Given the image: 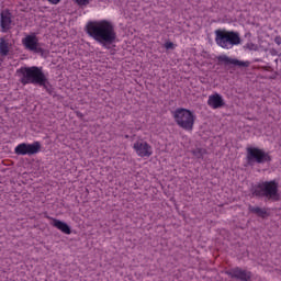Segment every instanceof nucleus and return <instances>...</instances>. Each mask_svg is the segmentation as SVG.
Listing matches in <instances>:
<instances>
[{
	"instance_id": "1",
	"label": "nucleus",
	"mask_w": 281,
	"mask_h": 281,
	"mask_svg": "<svg viewBox=\"0 0 281 281\" xmlns=\"http://www.w3.org/2000/svg\"><path fill=\"white\" fill-rule=\"evenodd\" d=\"M86 32L90 38H93L102 47L113 45L117 40L115 24L111 20H94L86 25Z\"/></svg>"
},
{
	"instance_id": "2",
	"label": "nucleus",
	"mask_w": 281,
	"mask_h": 281,
	"mask_svg": "<svg viewBox=\"0 0 281 281\" xmlns=\"http://www.w3.org/2000/svg\"><path fill=\"white\" fill-rule=\"evenodd\" d=\"M16 76L20 77V82L23 85V87L27 85H38V87H45V85H47V77L45 76V72H43V67H20L16 70Z\"/></svg>"
},
{
	"instance_id": "3",
	"label": "nucleus",
	"mask_w": 281,
	"mask_h": 281,
	"mask_svg": "<svg viewBox=\"0 0 281 281\" xmlns=\"http://www.w3.org/2000/svg\"><path fill=\"white\" fill-rule=\"evenodd\" d=\"M279 184L276 180L259 182L252 186V196L268 199L269 201H280Z\"/></svg>"
},
{
	"instance_id": "4",
	"label": "nucleus",
	"mask_w": 281,
	"mask_h": 281,
	"mask_svg": "<svg viewBox=\"0 0 281 281\" xmlns=\"http://www.w3.org/2000/svg\"><path fill=\"white\" fill-rule=\"evenodd\" d=\"M215 43L222 49H234L240 45V33L225 29L215 30Z\"/></svg>"
},
{
	"instance_id": "5",
	"label": "nucleus",
	"mask_w": 281,
	"mask_h": 281,
	"mask_svg": "<svg viewBox=\"0 0 281 281\" xmlns=\"http://www.w3.org/2000/svg\"><path fill=\"white\" fill-rule=\"evenodd\" d=\"M172 117L176 124L183 128V131H193L194 122L196 121L194 112L186 108H178L172 112Z\"/></svg>"
},
{
	"instance_id": "6",
	"label": "nucleus",
	"mask_w": 281,
	"mask_h": 281,
	"mask_svg": "<svg viewBox=\"0 0 281 281\" xmlns=\"http://www.w3.org/2000/svg\"><path fill=\"white\" fill-rule=\"evenodd\" d=\"M246 159L249 166L252 164H269L272 160L269 151H265V149H260L258 147H247Z\"/></svg>"
},
{
	"instance_id": "7",
	"label": "nucleus",
	"mask_w": 281,
	"mask_h": 281,
	"mask_svg": "<svg viewBox=\"0 0 281 281\" xmlns=\"http://www.w3.org/2000/svg\"><path fill=\"white\" fill-rule=\"evenodd\" d=\"M15 155H21L25 157H32V155H38L41 153V142L35 140L33 143H21L14 148Z\"/></svg>"
},
{
	"instance_id": "8",
	"label": "nucleus",
	"mask_w": 281,
	"mask_h": 281,
	"mask_svg": "<svg viewBox=\"0 0 281 281\" xmlns=\"http://www.w3.org/2000/svg\"><path fill=\"white\" fill-rule=\"evenodd\" d=\"M22 45L27 52H33V54H41L43 49L38 46V36L36 33H32L22 38Z\"/></svg>"
},
{
	"instance_id": "9",
	"label": "nucleus",
	"mask_w": 281,
	"mask_h": 281,
	"mask_svg": "<svg viewBox=\"0 0 281 281\" xmlns=\"http://www.w3.org/2000/svg\"><path fill=\"white\" fill-rule=\"evenodd\" d=\"M133 149L135 150L136 155L143 159L151 157L153 155V146L144 139L136 140L133 145Z\"/></svg>"
},
{
	"instance_id": "10",
	"label": "nucleus",
	"mask_w": 281,
	"mask_h": 281,
	"mask_svg": "<svg viewBox=\"0 0 281 281\" xmlns=\"http://www.w3.org/2000/svg\"><path fill=\"white\" fill-rule=\"evenodd\" d=\"M226 276L233 278V280H240V281H251V271L243 269L240 267H235L226 271Z\"/></svg>"
},
{
	"instance_id": "11",
	"label": "nucleus",
	"mask_w": 281,
	"mask_h": 281,
	"mask_svg": "<svg viewBox=\"0 0 281 281\" xmlns=\"http://www.w3.org/2000/svg\"><path fill=\"white\" fill-rule=\"evenodd\" d=\"M207 105L213 110L222 109V106H225V100L223 99V95L215 92L209 97Z\"/></svg>"
},
{
	"instance_id": "12",
	"label": "nucleus",
	"mask_w": 281,
	"mask_h": 281,
	"mask_svg": "<svg viewBox=\"0 0 281 281\" xmlns=\"http://www.w3.org/2000/svg\"><path fill=\"white\" fill-rule=\"evenodd\" d=\"M0 26L3 32H8L12 27V13L10 11L4 10L0 13Z\"/></svg>"
},
{
	"instance_id": "13",
	"label": "nucleus",
	"mask_w": 281,
	"mask_h": 281,
	"mask_svg": "<svg viewBox=\"0 0 281 281\" xmlns=\"http://www.w3.org/2000/svg\"><path fill=\"white\" fill-rule=\"evenodd\" d=\"M218 61L224 63V65H235L237 67H249V61L234 59L232 57H228L227 55L220 56Z\"/></svg>"
},
{
	"instance_id": "14",
	"label": "nucleus",
	"mask_w": 281,
	"mask_h": 281,
	"mask_svg": "<svg viewBox=\"0 0 281 281\" xmlns=\"http://www.w3.org/2000/svg\"><path fill=\"white\" fill-rule=\"evenodd\" d=\"M52 221L53 227H56V229H59L63 234H71V227H69L67 223L56 218H52Z\"/></svg>"
},
{
	"instance_id": "15",
	"label": "nucleus",
	"mask_w": 281,
	"mask_h": 281,
	"mask_svg": "<svg viewBox=\"0 0 281 281\" xmlns=\"http://www.w3.org/2000/svg\"><path fill=\"white\" fill-rule=\"evenodd\" d=\"M10 54V41L5 37L0 38V56L5 57Z\"/></svg>"
},
{
	"instance_id": "16",
	"label": "nucleus",
	"mask_w": 281,
	"mask_h": 281,
	"mask_svg": "<svg viewBox=\"0 0 281 281\" xmlns=\"http://www.w3.org/2000/svg\"><path fill=\"white\" fill-rule=\"evenodd\" d=\"M249 212L252 214H256L257 216H260V218H266L268 216L267 209H262L260 206H249L248 207Z\"/></svg>"
},
{
	"instance_id": "17",
	"label": "nucleus",
	"mask_w": 281,
	"mask_h": 281,
	"mask_svg": "<svg viewBox=\"0 0 281 281\" xmlns=\"http://www.w3.org/2000/svg\"><path fill=\"white\" fill-rule=\"evenodd\" d=\"M79 8H87L93 0H72Z\"/></svg>"
},
{
	"instance_id": "18",
	"label": "nucleus",
	"mask_w": 281,
	"mask_h": 281,
	"mask_svg": "<svg viewBox=\"0 0 281 281\" xmlns=\"http://www.w3.org/2000/svg\"><path fill=\"white\" fill-rule=\"evenodd\" d=\"M192 155H194V157H196L198 159H201V157H203V155H205V149L196 148L192 151Z\"/></svg>"
},
{
	"instance_id": "19",
	"label": "nucleus",
	"mask_w": 281,
	"mask_h": 281,
	"mask_svg": "<svg viewBox=\"0 0 281 281\" xmlns=\"http://www.w3.org/2000/svg\"><path fill=\"white\" fill-rule=\"evenodd\" d=\"M165 47H166L167 49H175V43H172V42H166V43H165Z\"/></svg>"
},
{
	"instance_id": "20",
	"label": "nucleus",
	"mask_w": 281,
	"mask_h": 281,
	"mask_svg": "<svg viewBox=\"0 0 281 281\" xmlns=\"http://www.w3.org/2000/svg\"><path fill=\"white\" fill-rule=\"evenodd\" d=\"M276 45H281V36L274 37Z\"/></svg>"
},
{
	"instance_id": "21",
	"label": "nucleus",
	"mask_w": 281,
	"mask_h": 281,
	"mask_svg": "<svg viewBox=\"0 0 281 281\" xmlns=\"http://www.w3.org/2000/svg\"><path fill=\"white\" fill-rule=\"evenodd\" d=\"M47 1H49L52 3V5H58V2L60 0H47Z\"/></svg>"
}]
</instances>
